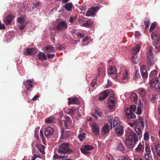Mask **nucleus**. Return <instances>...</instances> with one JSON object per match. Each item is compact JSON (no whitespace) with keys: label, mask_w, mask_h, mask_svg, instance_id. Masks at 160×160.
I'll return each mask as SVG.
<instances>
[{"label":"nucleus","mask_w":160,"mask_h":160,"mask_svg":"<svg viewBox=\"0 0 160 160\" xmlns=\"http://www.w3.org/2000/svg\"><path fill=\"white\" fill-rule=\"evenodd\" d=\"M73 152L72 150L70 148L69 145L67 142H64L59 145L57 149V153L53 156L54 159L66 158L68 154Z\"/></svg>","instance_id":"2"},{"label":"nucleus","mask_w":160,"mask_h":160,"mask_svg":"<svg viewBox=\"0 0 160 160\" xmlns=\"http://www.w3.org/2000/svg\"><path fill=\"white\" fill-rule=\"evenodd\" d=\"M39 97V95H36V96H34V97L32 98V100L33 101H36L37 100V98H38Z\"/></svg>","instance_id":"63"},{"label":"nucleus","mask_w":160,"mask_h":160,"mask_svg":"<svg viewBox=\"0 0 160 160\" xmlns=\"http://www.w3.org/2000/svg\"><path fill=\"white\" fill-rule=\"evenodd\" d=\"M40 136H41L42 140L43 141L44 139H45V138L43 134V131L42 130H40Z\"/></svg>","instance_id":"56"},{"label":"nucleus","mask_w":160,"mask_h":160,"mask_svg":"<svg viewBox=\"0 0 160 160\" xmlns=\"http://www.w3.org/2000/svg\"><path fill=\"white\" fill-rule=\"evenodd\" d=\"M145 151L147 152V153L146 154H145L150 155V154L151 152V151L150 149V147L148 145H145Z\"/></svg>","instance_id":"41"},{"label":"nucleus","mask_w":160,"mask_h":160,"mask_svg":"<svg viewBox=\"0 0 160 160\" xmlns=\"http://www.w3.org/2000/svg\"><path fill=\"white\" fill-rule=\"evenodd\" d=\"M140 122L137 123L135 126V131L137 134L135 132H132L130 134L125 138V142L128 146L132 148L134 146L136 142L138 141V136L139 138L142 137V131L144 128V121L142 119L141 117H139Z\"/></svg>","instance_id":"1"},{"label":"nucleus","mask_w":160,"mask_h":160,"mask_svg":"<svg viewBox=\"0 0 160 160\" xmlns=\"http://www.w3.org/2000/svg\"><path fill=\"white\" fill-rule=\"evenodd\" d=\"M133 160H143L140 156H134Z\"/></svg>","instance_id":"54"},{"label":"nucleus","mask_w":160,"mask_h":160,"mask_svg":"<svg viewBox=\"0 0 160 160\" xmlns=\"http://www.w3.org/2000/svg\"><path fill=\"white\" fill-rule=\"evenodd\" d=\"M80 150L81 152L85 155L87 156L88 157H89L90 155V153L87 151V150H85L83 148H81Z\"/></svg>","instance_id":"38"},{"label":"nucleus","mask_w":160,"mask_h":160,"mask_svg":"<svg viewBox=\"0 0 160 160\" xmlns=\"http://www.w3.org/2000/svg\"><path fill=\"white\" fill-rule=\"evenodd\" d=\"M144 146L143 144L140 143L135 149V152L137 153H142L144 152Z\"/></svg>","instance_id":"16"},{"label":"nucleus","mask_w":160,"mask_h":160,"mask_svg":"<svg viewBox=\"0 0 160 160\" xmlns=\"http://www.w3.org/2000/svg\"><path fill=\"white\" fill-rule=\"evenodd\" d=\"M84 18H83L82 17H80L78 20V22H79L80 25H81L82 24V23L84 22Z\"/></svg>","instance_id":"51"},{"label":"nucleus","mask_w":160,"mask_h":160,"mask_svg":"<svg viewBox=\"0 0 160 160\" xmlns=\"http://www.w3.org/2000/svg\"><path fill=\"white\" fill-rule=\"evenodd\" d=\"M158 95L157 94H154L152 95V97L150 98L151 101L152 102H155L157 100V98Z\"/></svg>","instance_id":"45"},{"label":"nucleus","mask_w":160,"mask_h":160,"mask_svg":"<svg viewBox=\"0 0 160 160\" xmlns=\"http://www.w3.org/2000/svg\"><path fill=\"white\" fill-rule=\"evenodd\" d=\"M122 79L123 80V82H126V80L127 79L128 80L130 79L129 76L128 75V73L127 71L125 70L123 72L122 74Z\"/></svg>","instance_id":"25"},{"label":"nucleus","mask_w":160,"mask_h":160,"mask_svg":"<svg viewBox=\"0 0 160 160\" xmlns=\"http://www.w3.org/2000/svg\"><path fill=\"white\" fill-rule=\"evenodd\" d=\"M37 52L36 49L35 48H26V51L24 52V54L26 55H32L35 54Z\"/></svg>","instance_id":"14"},{"label":"nucleus","mask_w":160,"mask_h":160,"mask_svg":"<svg viewBox=\"0 0 160 160\" xmlns=\"http://www.w3.org/2000/svg\"><path fill=\"white\" fill-rule=\"evenodd\" d=\"M68 104H76L78 101V99L75 97L68 98Z\"/></svg>","instance_id":"22"},{"label":"nucleus","mask_w":160,"mask_h":160,"mask_svg":"<svg viewBox=\"0 0 160 160\" xmlns=\"http://www.w3.org/2000/svg\"><path fill=\"white\" fill-rule=\"evenodd\" d=\"M110 126L108 124L105 125L102 128V133L103 134H105L108 133L109 131Z\"/></svg>","instance_id":"23"},{"label":"nucleus","mask_w":160,"mask_h":160,"mask_svg":"<svg viewBox=\"0 0 160 160\" xmlns=\"http://www.w3.org/2000/svg\"><path fill=\"white\" fill-rule=\"evenodd\" d=\"M25 21V19L24 18H18V22L20 24L24 23Z\"/></svg>","instance_id":"46"},{"label":"nucleus","mask_w":160,"mask_h":160,"mask_svg":"<svg viewBox=\"0 0 160 160\" xmlns=\"http://www.w3.org/2000/svg\"><path fill=\"white\" fill-rule=\"evenodd\" d=\"M149 83L151 87H153L154 84L155 83L154 87L156 90L160 92V83L158 77L155 78V79H152V80L149 81Z\"/></svg>","instance_id":"6"},{"label":"nucleus","mask_w":160,"mask_h":160,"mask_svg":"<svg viewBox=\"0 0 160 160\" xmlns=\"http://www.w3.org/2000/svg\"><path fill=\"white\" fill-rule=\"evenodd\" d=\"M115 130L116 134L118 136H121L123 134V127L121 124L117 125L115 128Z\"/></svg>","instance_id":"11"},{"label":"nucleus","mask_w":160,"mask_h":160,"mask_svg":"<svg viewBox=\"0 0 160 160\" xmlns=\"http://www.w3.org/2000/svg\"><path fill=\"white\" fill-rule=\"evenodd\" d=\"M129 115L130 116H131L130 118H129L128 117H127L128 119H135L136 118V116L135 114H129Z\"/></svg>","instance_id":"57"},{"label":"nucleus","mask_w":160,"mask_h":160,"mask_svg":"<svg viewBox=\"0 0 160 160\" xmlns=\"http://www.w3.org/2000/svg\"><path fill=\"white\" fill-rule=\"evenodd\" d=\"M87 150L89 151L94 149V147L90 145H85L84 146V148Z\"/></svg>","instance_id":"40"},{"label":"nucleus","mask_w":160,"mask_h":160,"mask_svg":"<svg viewBox=\"0 0 160 160\" xmlns=\"http://www.w3.org/2000/svg\"><path fill=\"white\" fill-rule=\"evenodd\" d=\"M149 139V133L146 132L144 134V139L145 141H148Z\"/></svg>","instance_id":"42"},{"label":"nucleus","mask_w":160,"mask_h":160,"mask_svg":"<svg viewBox=\"0 0 160 160\" xmlns=\"http://www.w3.org/2000/svg\"><path fill=\"white\" fill-rule=\"evenodd\" d=\"M116 98L113 96L110 97L108 99V105L109 108L112 110L115 108Z\"/></svg>","instance_id":"10"},{"label":"nucleus","mask_w":160,"mask_h":160,"mask_svg":"<svg viewBox=\"0 0 160 160\" xmlns=\"http://www.w3.org/2000/svg\"><path fill=\"white\" fill-rule=\"evenodd\" d=\"M157 25V23L156 22H153L151 25L149 29V32H151L155 29Z\"/></svg>","instance_id":"44"},{"label":"nucleus","mask_w":160,"mask_h":160,"mask_svg":"<svg viewBox=\"0 0 160 160\" xmlns=\"http://www.w3.org/2000/svg\"><path fill=\"white\" fill-rule=\"evenodd\" d=\"M37 56L41 61H43L47 59L46 54L42 52L38 53Z\"/></svg>","instance_id":"20"},{"label":"nucleus","mask_w":160,"mask_h":160,"mask_svg":"<svg viewBox=\"0 0 160 160\" xmlns=\"http://www.w3.org/2000/svg\"><path fill=\"white\" fill-rule=\"evenodd\" d=\"M68 24L64 21H62L58 23L56 26V29L60 31H63L67 28Z\"/></svg>","instance_id":"8"},{"label":"nucleus","mask_w":160,"mask_h":160,"mask_svg":"<svg viewBox=\"0 0 160 160\" xmlns=\"http://www.w3.org/2000/svg\"><path fill=\"white\" fill-rule=\"evenodd\" d=\"M12 20V16L9 15L6 17V18L4 19V23L7 25H8L10 24Z\"/></svg>","instance_id":"19"},{"label":"nucleus","mask_w":160,"mask_h":160,"mask_svg":"<svg viewBox=\"0 0 160 160\" xmlns=\"http://www.w3.org/2000/svg\"><path fill=\"white\" fill-rule=\"evenodd\" d=\"M43 51L45 53H51L55 51V48L52 46L48 45L45 46L43 49Z\"/></svg>","instance_id":"15"},{"label":"nucleus","mask_w":160,"mask_h":160,"mask_svg":"<svg viewBox=\"0 0 160 160\" xmlns=\"http://www.w3.org/2000/svg\"><path fill=\"white\" fill-rule=\"evenodd\" d=\"M76 110V109L73 108H68L67 109V112L68 114H73Z\"/></svg>","instance_id":"43"},{"label":"nucleus","mask_w":160,"mask_h":160,"mask_svg":"<svg viewBox=\"0 0 160 160\" xmlns=\"http://www.w3.org/2000/svg\"><path fill=\"white\" fill-rule=\"evenodd\" d=\"M120 121L119 120L118 118H114L113 122V128L115 127H116L117 125L120 124Z\"/></svg>","instance_id":"30"},{"label":"nucleus","mask_w":160,"mask_h":160,"mask_svg":"<svg viewBox=\"0 0 160 160\" xmlns=\"http://www.w3.org/2000/svg\"><path fill=\"white\" fill-rule=\"evenodd\" d=\"M92 21L91 20H89L86 21L84 23L82 24L81 26L88 28L92 25Z\"/></svg>","instance_id":"27"},{"label":"nucleus","mask_w":160,"mask_h":160,"mask_svg":"<svg viewBox=\"0 0 160 160\" xmlns=\"http://www.w3.org/2000/svg\"><path fill=\"white\" fill-rule=\"evenodd\" d=\"M53 129L51 127H48L45 129V135L47 138H50L53 135Z\"/></svg>","instance_id":"9"},{"label":"nucleus","mask_w":160,"mask_h":160,"mask_svg":"<svg viewBox=\"0 0 160 160\" xmlns=\"http://www.w3.org/2000/svg\"><path fill=\"white\" fill-rule=\"evenodd\" d=\"M86 134L85 133H82L79 134L78 138L81 141L85 140L86 139Z\"/></svg>","instance_id":"34"},{"label":"nucleus","mask_w":160,"mask_h":160,"mask_svg":"<svg viewBox=\"0 0 160 160\" xmlns=\"http://www.w3.org/2000/svg\"><path fill=\"white\" fill-rule=\"evenodd\" d=\"M152 39L153 41L152 44L155 47V48L157 49L156 51L159 52L160 51V46L159 47L156 46L158 42L160 41V28H157L156 29L153 31L151 34Z\"/></svg>","instance_id":"3"},{"label":"nucleus","mask_w":160,"mask_h":160,"mask_svg":"<svg viewBox=\"0 0 160 160\" xmlns=\"http://www.w3.org/2000/svg\"><path fill=\"white\" fill-rule=\"evenodd\" d=\"M130 98L132 102H136L138 99V95L136 93H133L130 95Z\"/></svg>","instance_id":"24"},{"label":"nucleus","mask_w":160,"mask_h":160,"mask_svg":"<svg viewBox=\"0 0 160 160\" xmlns=\"http://www.w3.org/2000/svg\"><path fill=\"white\" fill-rule=\"evenodd\" d=\"M140 77L138 71L136 70L135 74V78H139Z\"/></svg>","instance_id":"53"},{"label":"nucleus","mask_w":160,"mask_h":160,"mask_svg":"<svg viewBox=\"0 0 160 160\" xmlns=\"http://www.w3.org/2000/svg\"><path fill=\"white\" fill-rule=\"evenodd\" d=\"M143 107V106L141 105V107H138L136 109L137 106L135 105H132L130 106V108H126V116L127 117L130 118L129 114H135L134 112H135L136 114L138 115L141 114L142 112L141 108Z\"/></svg>","instance_id":"4"},{"label":"nucleus","mask_w":160,"mask_h":160,"mask_svg":"<svg viewBox=\"0 0 160 160\" xmlns=\"http://www.w3.org/2000/svg\"><path fill=\"white\" fill-rule=\"evenodd\" d=\"M140 48L139 45H137L135 47L133 48L132 50V53L133 54H136L140 51Z\"/></svg>","instance_id":"26"},{"label":"nucleus","mask_w":160,"mask_h":160,"mask_svg":"<svg viewBox=\"0 0 160 160\" xmlns=\"http://www.w3.org/2000/svg\"><path fill=\"white\" fill-rule=\"evenodd\" d=\"M117 149L119 151L123 152L125 149L123 144L122 143L119 144L117 146Z\"/></svg>","instance_id":"33"},{"label":"nucleus","mask_w":160,"mask_h":160,"mask_svg":"<svg viewBox=\"0 0 160 160\" xmlns=\"http://www.w3.org/2000/svg\"><path fill=\"white\" fill-rule=\"evenodd\" d=\"M47 57L49 58L50 59L51 58H53L55 56V54H47Z\"/></svg>","instance_id":"58"},{"label":"nucleus","mask_w":160,"mask_h":160,"mask_svg":"<svg viewBox=\"0 0 160 160\" xmlns=\"http://www.w3.org/2000/svg\"><path fill=\"white\" fill-rule=\"evenodd\" d=\"M138 91L142 97H144L147 93V91L144 88H141Z\"/></svg>","instance_id":"32"},{"label":"nucleus","mask_w":160,"mask_h":160,"mask_svg":"<svg viewBox=\"0 0 160 160\" xmlns=\"http://www.w3.org/2000/svg\"><path fill=\"white\" fill-rule=\"evenodd\" d=\"M36 147L38 149L39 151L42 154L45 153L44 150V146L41 144H37Z\"/></svg>","instance_id":"29"},{"label":"nucleus","mask_w":160,"mask_h":160,"mask_svg":"<svg viewBox=\"0 0 160 160\" xmlns=\"http://www.w3.org/2000/svg\"><path fill=\"white\" fill-rule=\"evenodd\" d=\"M155 149L157 155L160 157V143H158L155 145Z\"/></svg>","instance_id":"35"},{"label":"nucleus","mask_w":160,"mask_h":160,"mask_svg":"<svg viewBox=\"0 0 160 160\" xmlns=\"http://www.w3.org/2000/svg\"><path fill=\"white\" fill-rule=\"evenodd\" d=\"M92 129L93 133L95 135H97L99 133V129L97 124L95 122L92 123Z\"/></svg>","instance_id":"17"},{"label":"nucleus","mask_w":160,"mask_h":160,"mask_svg":"<svg viewBox=\"0 0 160 160\" xmlns=\"http://www.w3.org/2000/svg\"><path fill=\"white\" fill-rule=\"evenodd\" d=\"M96 83V82L95 80H92L91 82V85L92 86L93 88H94V86L95 85Z\"/></svg>","instance_id":"60"},{"label":"nucleus","mask_w":160,"mask_h":160,"mask_svg":"<svg viewBox=\"0 0 160 160\" xmlns=\"http://www.w3.org/2000/svg\"><path fill=\"white\" fill-rule=\"evenodd\" d=\"M106 157L107 159L109 160H112L113 159V157L111 155H107L106 156Z\"/></svg>","instance_id":"62"},{"label":"nucleus","mask_w":160,"mask_h":160,"mask_svg":"<svg viewBox=\"0 0 160 160\" xmlns=\"http://www.w3.org/2000/svg\"><path fill=\"white\" fill-rule=\"evenodd\" d=\"M116 73L117 71L114 67L112 66L109 67L108 71V73L109 75L115 74Z\"/></svg>","instance_id":"21"},{"label":"nucleus","mask_w":160,"mask_h":160,"mask_svg":"<svg viewBox=\"0 0 160 160\" xmlns=\"http://www.w3.org/2000/svg\"><path fill=\"white\" fill-rule=\"evenodd\" d=\"M6 27L4 24H1L0 22V29L1 30L4 29Z\"/></svg>","instance_id":"59"},{"label":"nucleus","mask_w":160,"mask_h":160,"mask_svg":"<svg viewBox=\"0 0 160 160\" xmlns=\"http://www.w3.org/2000/svg\"><path fill=\"white\" fill-rule=\"evenodd\" d=\"M150 22V20L148 18H145V20L144 21V23L145 25V27L144 28L146 29L149 27V23Z\"/></svg>","instance_id":"39"},{"label":"nucleus","mask_w":160,"mask_h":160,"mask_svg":"<svg viewBox=\"0 0 160 160\" xmlns=\"http://www.w3.org/2000/svg\"><path fill=\"white\" fill-rule=\"evenodd\" d=\"M129 158L127 156H122L120 157L118 160H129Z\"/></svg>","instance_id":"50"},{"label":"nucleus","mask_w":160,"mask_h":160,"mask_svg":"<svg viewBox=\"0 0 160 160\" xmlns=\"http://www.w3.org/2000/svg\"><path fill=\"white\" fill-rule=\"evenodd\" d=\"M57 49L58 50H62L63 48L62 45L60 44H58L56 46Z\"/></svg>","instance_id":"55"},{"label":"nucleus","mask_w":160,"mask_h":160,"mask_svg":"<svg viewBox=\"0 0 160 160\" xmlns=\"http://www.w3.org/2000/svg\"><path fill=\"white\" fill-rule=\"evenodd\" d=\"M70 123H68V122H66V121H64V126L65 128H68V124H69Z\"/></svg>","instance_id":"64"},{"label":"nucleus","mask_w":160,"mask_h":160,"mask_svg":"<svg viewBox=\"0 0 160 160\" xmlns=\"http://www.w3.org/2000/svg\"><path fill=\"white\" fill-rule=\"evenodd\" d=\"M138 123V122H137L136 120H134L132 122H128V124H129L131 127H133L134 126H135L137 124V123Z\"/></svg>","instance_id":"47"},{"label":"nucleus","mask_w":160,"mask_h":160,"mask_svg":"<svg viewBox=\"0 0 160 160\" xmlns=\"http://www.w3.org/2000/svg\"><path fill=\"white\" fill-rule=\"evenodd\" d=\"M62 134L65 137H68L70 135V132L69 131H66V132L63 131L62 132Z\"/></svg>","instance_id":"49"},{"label":"nucleus","mask_w":160,"mask_h":160,"mask_svg":"<svg viewBox=\"0 0 160 160\" xmlns=\"http://www.w3.org/2000/svg\"><path fill=\"white\" fill-rule=\"evenodd\" d=\"M157 74V72L155 70H153L150 73V81L152 80V79H155V78H154V77L156 76Z\"/></svg>","instance_id":"36"},{"label":"nucleus","mask_w":160,"mask_h":160,"mask_svg":"<svg viewBox=\"0 0 160 160\" xmlns=\"http://www.w3.org/2000/svg\"><path fill=\"white\" fill-rule=\"evenodd\" d=\"M152 47H149L147 50L146 62L148 65L150 66L154 65L156 61V58L152 53Z\"/></svg>","instance_id":"5"},{"label":"nucleus","mask_w":160,"mask_h":160,"mask_svg":"<svg viewBox=\"0 0 160 160\" xmlns=\"http://www.w3.org/2000/svg\"><path fill=\"white\" fill-rule=\"evenodd\" d=\"M132 60L134 64H137L138 62V59L136 54H133L132 56Z\"/></svg>","instance_id":"37"},{"label":"nucleus","mask_w":160,"mask_h":160,"mask_svg":"<svg viewBox=\"0 0 160 160\" xmlns=\"http://www.w3.org/2000/svg\"><path fill=\"white\" fill-rule=\"evenodd\" d=\"M56 121L55 118L52 117H51L47 118L45 122L46 123H54Z\"/></svg>","instance_id":"28"},{"label":"nucleus","mask_w":160,"mask_h":160,"mask_svg":"<svg viewBox=\"0 0 160 160\" xmlns=\"http://www.w3.org/2000/svg\"><path fill=\"white\" fill-rule=\"evenodd\" d=\"M99 7L98 6L92 7L88 9L87 12L86 16L87 17H94L95 13L99 9Z\"/></svg>","instance_id":"7"},{"label":"nucleus","mask_w":160,"mask_h":160,"mask_svg":"<svg viewBox=\"0 0 160 160\" xmlns=\"http://www.w3.org/2000/svg\"><path fill=\"white\" fill-rule=\"evenodd\" d=\"M141 73L142 76L143 78H147L148 76V72L146 69V66L143 65L142 67H141Z\"/></svg>","instance_id":"18"},{"label":"nucleus","mask_w":160,"mask_h":160,"mask_svg":"<svg viewBox=\"0 0 160 160\" xmlns=\"http://www.w3.org/2000/svg\"><path fill=\"white\" fill-rule=\"evenodd\" d=\"M144 158L145 160H153L152 157L150 155L144 154Z\"/></svg>","instance_id":"48"},{"label":"nucleus","mask_w":160,"mask_h":160,"mask_svg":"<svg viewBox=\"0 0 160 160\" xmlns=\"http://www.w3.org/2000/svg\"><path fill=\"white\" fill-rule=\"evenodd\" d=\"M64 121H66V122H68V123H70L72 122L70 121V118L68 117H66V120Z\"/></svg>","instance_id":"61"},{"label":"nucleus","mask_w":160,"mask_h":160,"mask_svg":"<svg viewBox=\"0 0 160 160\" xmlns=\"http://www.w3.org/2000/svg\"><path fill=\"white\" fill-rule=\"evenodd\" d=\"M65 8L68 11H71L72 8V4L71 2H69L66 4Z\"/></svg>","instance_id":"31"},{"label":"nucleus","mask_w":160,"mask_h":160,"mask_svg":"<svg viewBox=\"0 0 160 160\" xmlns=\"http://www.w3.org/2000/svg\"><path fill=\"white\" fill-rule=\"evenodd\" d=\"M33 80L28 79L25 82H23V84L25 85L26 89L29 91L33 87Z\"/></svg>","instance_id":"12"},{"label":"nucleus","mask_w":160,"mask_h":160,"mask_svg":"<svg viewBox=\"0 0 160 160\" xmlns=\"http://www.w3.org/2000/svg\"><path fill=\"white\" fill-rule=\"evenodd\" d=\"M77 18L76 16L72 17L71 16L70 18V19L69 20V22L71 23H72L74 21L76 20Z\"/></svg>","instance_id":"52"},{"label":"nucleus","mask_w":160,"mask_h":160,"mask_svg":"<svg viewBox=\"0 0 160 160\" xmlns=\"http://www.w3.org/2000/svg\"><path fill=\"white\" fill-rule=\"evenodd\" d=\"M109 90L107 89L103 92L101 93L99 96L98 99L100 101H102L106 98L109 95Z\"/></svg>","instance_id":"13"}]
</instances>
